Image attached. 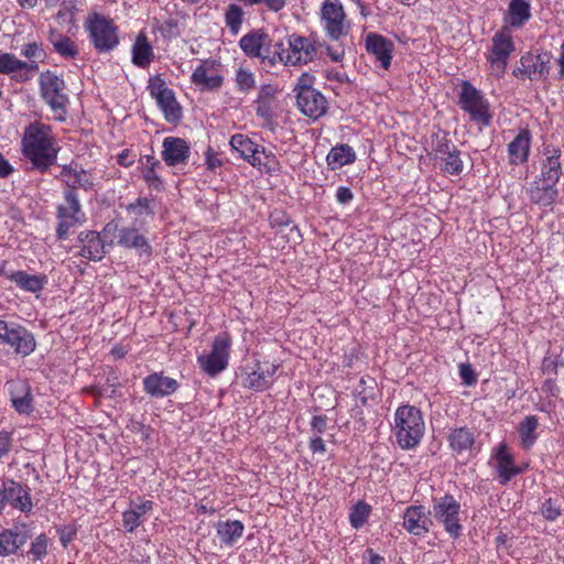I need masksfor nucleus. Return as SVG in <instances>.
I'll return each mask as SVG.
<instances>
[{
	"label": "nucleus",
	"mask_w": 564,
	"mask_h": 564,
	"mask_svg": "<svg viewBox=\"0 0 564 564\" xmlns=\"http://www.w3.org/2000/svg\"><path fill=\"white\" fill-rule=\"evenodd\" d=\"M431 513L452 538L456 539L462 534L460 503L452 495L435 499Z\"/></svg>",
	"instance_id": "obj_10"
},
{
	"label": "nucleus",
	"mask_w": 564,
	"mask_h": 564,
	"mask_svg": "<svg viewBox=\"0 0 564 564\" xmlns=\"http://www.w3.org/2000/svg\"><path fill=\"white\" fill-rule=\"evenodd\" d=\"M39 66L34 63H26L19 59L10 53L0 54V74L12 75L20 70H37Z\"/></svg>",
	"instance_id": "obj_42"
},
{
	"label": "nucleus",
	"mask_w": 564,
	"mask_h": 564,
	"mask_svg": "<svg viewBox=\"0 0 564 564\" xmlns=\"http://www.w3.org/2000/svg\"><path fill=\"white\" fill-rule=\"evenodd\" d=\"M85 28L94 47L99 53L109 52L119 44L117 26L112 20L102 14H90L85 22Z\"/></svg>",
	"instance_id": "obj_7"
},
{
	"label": "nucleus",
	"mask_w": 564,
	"mask_h": 564,
	"mask_svg": "<svg viewBox=\"0 0 564 564\" xmlns=\"http://www.w3.org/2000/svg\"><path fill=\"white\" fill-rule=\"evenodd\" d=\"M556 63L560 67L558 73L556 75L557 79H564V40L560 48V55L556 59Z\"/></svg>",
	"instance_id": "obj_64"
},
{
	"label": "nucleus",
	"mask_w": 564,
	"mask_h": 564,
	"mask_svg": "<svg viewBox=\"0 0 564 564\" xmlns=\"http://www.w3.org/2000/svg\"><path fill=\"white\" fill-rule=\"evenodd\" d=\"M318 15L323 31L330 40L338 41L350 32L351 23L340 0H324Z\"/></svg>",
	"instance_id": "obj_6"
},
{
	"label": "nucleus",
	"mask_w": 564,
	"mask_h": 564,
	"mask_svg": "<svg viewBox=\"0 0 564 564\" xmlns=\"http://www.w3.org/2000/svg\"><path fill=\"white\" fill-rule=\"evenodd\" d=\"M148 89L155 99L159 108L169 122H177L182 117V109L178 105L175 94L170 89L166 83L160 77H153L149 82Z\"/></svg>",
	"instance_id": "obj_14"
},
{
	"label": "nucleus",
	"mask_w": 564,
	"mask_h": 564,
	"mask_svg": "<svg viewBox=\"0 0 564 564\" xmlns=\"http://www.w3.org/2000/svg\"><path fill=\"white\" fill-rule=\"evenodd\" d=\"M541 512L547 520H555L560 516V508L551 500L547 499L542 503Z\"/></svg>",
	"instance_id": "obj_54"
},
{
	"label": "nucleus",
	"mask_w": 564,
	"mask_h": 564,
	"mask_svg": "<svg viewBox=\"0 0 564 564\" xmlns=\"http://www.w3.org/2000/svg\"><path fill=\"white\" fill-rule=\"evenodd\" d=\"M490 463L492 464L501 485H507L514 476L522 471L514 465V460L512 455L509 453L506 443H500L494 449Z\"/></svg>",
	"instance_id": "obj_19"
},
{
	"label": "nucleus",
	"mask_w": 564,
	"mask_h": 564,
	"mask_svg": "<svg viewBox=\"0 0 564 564\" xmlns=\"http://www.w3.org/2000/svg\"><path fill=\"white\" fill-rule=\"evenodd\" d=\"M557 195L556 185L549 184L541 178L534 181L529 188L530 199L541 206H551L556 200Z\"/></svg>",
	"instance_id": "obj_34"
},
{
	"label": "nucleus",
	"mask_w": 564,
	"mask_h": 564,
	"mask_svg": "<svg viewBox=\"0 0 564 564\" xmlns=\"http://www.w3.org/2000/svg\"><path fill=\"white\" fill-rule=\"evenodd\" d=\"M531 149V133L521 129L516 138L508 144L509 163L520 165L528 161Z\"/></svg>",
	"instance_id": "obj_28"
},
{
	"label": "nucleus",
	"mask_w": 564,
	"mask_h": 564,
	"mask_svg": "<svg viewBox=\"0 0 564 564\" xmlns=\"http://www.w3.org/2000/svg\"><path fill=\"white\" fill-rule=\"evenodd\" d=\"M430 516L431 510L422 505L409 506L403 512L402 527L412 535L423 536L433 524Z\"/></svg>",
	"instance_id": "obj_17"
},
{
	"label": "nucleus",
	"mask_w": 564,
	"mask_h": 564,
	"mask_svg": "<svg viewBox=\"0 0 564 564\" xmlns=\"http://www.w3.org/2000/svg\"><path fill=\"white\" fill-rule=\"evenodd\" d=\"M48 41L54 50L65 58H73L77 55V48L69 37L56 31H51Z\"/></svg>",
	"instance_id": "obj_45"
},
{
	"label": "nucleus",
	"mask_w": 564,
	"mask_h": 564,
	"mask_svg": "<svg viewBox=\"0 0 564 564\" xmlns=\"http://www.w3.org/2000/svg\"><path fill=\"white\" fill-rule=\"evenodd\" d=\"M458 104L469 115L471 121L482 127H488L491 123L492 115L489 101L469 82L462 83Z\"/></svg>",
	"instance_id": "obj_8"
},
{
	"label": "nucleus",
	"mask_w": 564,
	"mask_h": 564,
	"mask_svg": "<svg viewBox=\"0 0 564 564\" xmlns=\"http://www.w3.org/2000/svg\"><path fill=\"white\" fill-rule=\"evenodd\" d=\"M50 539L41 533L31 542L29 555L33 561H41L47 555Z\"/></svg>",
	"instance_id": "obj_51"
},
{
	"label": "nucleus",
	"mask_w": 564,
	"mask_h": 564,
	"mask_svg": "<svg viewBox=\"0 0 564 564\" xmlns=\"http://www.w3.org/2000/svg\"><path fill=\"white\" fill-rule=\"evenodd\" d=\"M224 80V65L216 58L200 59L191 75V82L202 90H217Z\"/></svg>",
	"instance_id": "obj_12"
},
{
	"label": "nucleus",
	"mask_w": 564,
	"mask_h": 564,
	"mask_svg": "<svg viewBox=\"0 0 564 564\" xmlns=\"http://www.w3.org/2000/svg\"><path fill=\"white\" fill-rule=\"evenodd\" d=\"M132 62L138 67H148L154 58L151 43L144 33H139L132 45Z\"/></svg>",
	"instance_id": "obj_36"
},
{
	"label": "nucleus",
	"mask_w": 564,
	"mask_h": 564,
	"mask_svg": "<svg viewBox=\"0 0 564 564\" xmlns=\"http://www.w3.org/2000/svg\"><path fill=\"white\" fill-rule=\"evenodd\" d=\"M23 155L40 172L54 165L59 151L52 127L33 121L25 129L21 141Z\"/></svg>",
	"instance_id": "obj_1"
},
{
	"label": "nucleus",
	"mask_w": 564,
	"mask_h": 564,
	"mask_svg": "<svg viewBox=\"0 0 564 564\" xmlns=\"http://www.w3.org/2000/svg\"><path fill=\"white\" fill-rule=\"evenodd\" d=\"M459 376L463 380V383L466 386H473L477 381L476 373L473 367L468 364H462L459 366Z\"/></svg>",
	"instance_id": "obj_53"
},
{
	"label": "nucleus",
	"mask_w": 564,
	"mask_h": 564,
	"mask_svg": "<svg viewBox=\"0 0 564 564\" xmlns=\"http://www.w3.org/2000/svg\"><path fill=\"white\" fill-rule=\"evenodd\" d=\"M0 344L9 345L18 355L29 356L36 347L34 336L24 327L10 324Z\"/></svg>",
	"instance_id": "obj_20"
},
{
	"label": "nucleus",
	"mask_w": 564,
	"mask_h": 564,
	"mask_svg": "<svg viewBox=\"0 0 564 564\" xmlns=\"http://www.w3.org/2000/svg\"><path fill=\"white\" fill-rule=\"evenodd\" d=\"M276 366L270 362H257L254 367L246 371L243 376V386L254 390H264L269 387L272 377L276 371Z\"/></svg>",
	"instance_id": "obj_23"
},
{
	"label": "nucleus",
	"mask_w": 564,
	"mask_h": 564,
	"mask_svg": "<svg viewBox=\"0 0 564 564\" xmlns=\"http://www.w3.org/2000/svg\"><path fill=\"white\" fill-rule=\"evenodd\" d=\"M316 53L314 43L306 36L292 33L273 44L270 65L282 63L285 66H296L311 62Z\"/></svg>",
	"instance_id": "obj_3"
},
{
	"label": "nucleus",
	"mask_w": 564,
	"mask_h": 564,
	"mask_svg": "<svg viewBox=\"0 0 564 564\" xmlns=\"http://www.w3.org/2000/svg\"><path fill=\"white\" fill-rule=\"evenodd\" d=\"M152 200L149 198L142 197L137 199L135 203H132L128 206V210L130 214H132L135 219H144L145 217L152 215V207H151Z\"/></svg>",
	"instance_id": "obj_52"
},
{
	"label": "nucleus",
	"mask_w": 564,
	"mask_h": 564,
	"mask_svg": "<svg viewBox=\"0 0 564 564\" xmlns=\"http://www.w3.org/2000/svg\"><path fill=\"white\" fill-rule=\"evenodd\" d=\"M435 159L442 162V170L451 175H457L463 171L464 163L459 151L447 142H441L435 150Z\"/></svg>",
	"instance_id": "obj_27"
},
{
	"label": "nucleus",
	"mask_w": 564,
	"mask_h": 564,
	"mask_svg": "<svg viewBox=\"0 0 564 564\" xmlns=\"http://www.w3.org/2000/svg\"><path fill=\"white\" fill-rule=\"evenodd\" d=\"M117 162L121 166L128 167L133 164L134 160L130 156L128 150H123L118 154Z\"/></svg>",
	"instance_id": "obj_63"
},
{
	"label": "nucleus",
	"mask_w": 564,
	"mask_h": 564,
	"mask_svg": "<svg viewBox=\"0 0 564 564\" xmlns=\"http://www.w3.org/2000/svg\"><path fill=\"white\" fill-rule=\"evenodd\" d=\"M12 433L7 431L0 432V460L4 458L12 447Z\"/></svg>",
	"instance_id": "obj_55"
},
{
	"label": "nucleus",
	"mask_w": 564,
	"mask_h": 564,
	"mask_svg": "<svg viewBox=\"0 0 564 564\" xmlns=\"http://www.w3.org/2000/svg\"><path fill=\"white\" fill-rule=\"evenodd\" d=\"M269 45V36L261 30L247 33L239 40V46L247 56L260 58L270 65L272 54L270 53Z\"/></svg>",
	"instance_id": "obj_18"
},
{
	"label": "nucleus",
	"mask_w": 564,
	"mask_h": 564,
	"mask_svg": "<svg viewBox=\"0 0 564 564\" xmlns=\"http://www.w3.org/2000/svg\"><path fill=\"white\" fill-rule=\"evenodd\" d=\"M327 420L323 415H315L311 421L313 435H322L326 429Z\"/></svg>",
	"instance_id": "obj_58"
},
{
	"label": "nucleus",
	"mask_w": 564,
	"mask_h": 564,
	"mask_svg": "<svg viewBox=\"0 0 564 564\" xmlns=\"http://www.w3.org/2000/svg\"><path fill=\"white\" fill-rule=\"evenodd\" d=\"M118 225L113 221L108 223L102 230L101 239L106 245H112L116 238V234H119Z\"/></svg>",
	"instance_id": "obj_56"
},
{
	"label": "nucleus",
	"mask_w": 564,
	"mask_h": 564,
	"mask_svg": "<svg viewBox=\"0 0 564 564\" xmlns=\"http://www.w3.org/2000/svg\"><path fill=\"white\" fill-rule=\"evenodd\" d=\"M371 508L368 503L364 501L357 502L350 513L349 521L352 528L359 529L361 528L368 520L370 516Z\"/></svg>",
	"instance_id": "obj_49"
},
{
	"label": "nucleus",
	"mask_w": 564,
	"mask_h": 564,
	"mask_svg": "<svg viewBox=\"0 0 564 564\" xmlns=\"http://www.w3.org/2000/svg\"><path fill=\"white\" fill-rule=\"evenodd\" d=\"M64 198V203L57 207L58 226L56 234L59 239H66L72 227L86 220L76 193L73 189H66Z\"/></svg>",
	"instance_id": "obj_11"
},
{
	"label": "nucleus",
	"mask_w": 564,
	"mask_h": 564,
	"mask_svg": "<svg viewBox=\"0 0 564 564\" xmlns=\"http://www.w3.org/2000/svg\"><path fill=\"white\" fill-rule=\"evenodd\" d=\"M296 104L301 112L312 119L321 118L327 110L326 98L307 85L301 86L296 93Z\"/></svg>",
	"instance_id": "obj_16"
},
{
	"label": "nucleus",
	"mask_w": 564,
	"mask_h": 564,
	"mask_svg": "<svg viewBox=\"0 0 564 564\" xmlns=\"http://www.w3.org/2000/svg\"><path fill=\"white\" fill-rule=\"evenodd\" d=\"M24 543L17 531L3 529L0 531V556L14 554Z\"/></svg>",
	"instance_id": "obj_44"
},
{
	"label": "nucleus",
	"mask_w": 564,
	"mask_h": 564,
	"mask_svg": "<svg viewBox=\"0 0 564 564\" xmlns=\"http://www.w3.org/2000/svg\"><path fill=\"white\" fill-rule=\"evenodd\" d=\"M539 420L535 415H527L518 426L520 437V445L524 449H530L534 446L539 438Z\"/></svg>",
	"instance_id": "obj_37"
},
{
	"label": "nucleus",
	"mask_w": 564,
	"mask_h": 564,
	"mask_svg": "<svg viewBox=\"0 0 564 564\" xmlns=\"http://www.w3.org/2000/svg\"><path fill=\"white\" fill-rule=\"evenodd\" d=\"M79 241L83 243L80 256L93 261H99L104 258L106 243L101 239L100 234L96 231L80 232Z\"/></svg>",
	"instance_id": "obj_29"
},
{
	"label": "nucleus",
	"mask_w": 564,
	"mask_h": 564,
	"mask_svg": "<svg viewBox=\"0 0 564 564\" xmlns=\"http://www.w3.org/2000/svg\"><path fill=\"white\" fill-rule=\"evenodd\" d=\"M531 19V4L527 0H510L506 22L512 28H520Z\"/></svg>",
	"instance_id": "obj_35"
},
{
	"label": "nucleus",
	"mask_w": 564,
	"mask_h": 564,
	"mask_svg": "<svg viewBox=\"0 0 564 564\" xmlns=\"http://www.w3.org/2000/svg\"><path fill=\"white\" fill-rule=\"evenodd\" d=\"M549 62L550 55L547 53L535 54L529 52L520 58L519 66L513 70V75L530 80L544 79L550 72Z\"/></svg>",
	"instance_id": "obj_15"
},
{
	"label": "nucleus",
	"mask_w": 564,
	"mask_h": 564,
	"mask_svg": "<svg viewBox=\"0 0 564 564\" xmlns=\"http://www.w3.org/2000/svg\"><path fill=\"white\" fill-rule=\"evenodd\" d=\"M391 432L402 449H414L419 446L425 433L422 412L414 405L398 406L393 414Z\"/></svg>",
	"instance_id": "obj_2"
},
{
	"label": "nucleus",
	"mask_w": 564,
	"mask_h": 564,
	"mask_svg": "<svg viewBox=\"0 0 564 564\" xmlns=\"http://www.w3.org/2000/svg\"><path fill=\"white\" fill-rule=\"evenodd\" d=\"M231 345V337L227 333L214 337L210 348L197 356L200 370L213 378L225 371L229 365Z\"/></svg>",
	"instance_id": "obj_4"
},
{
	"label": "nucleus",
	"mask_w": 564,
	"mask_h": 564,
	"mask_svg": "<svg viewBox=\"0 0 564 564\" xmlns=\"http://www.w3.org/2000/svg\"><path fill=\"white\" fill-rule=\"evenodd\" d=\"M310 449L314 454H324L326 452V445L321 435H312L310 441Z\"/></svg>",
	"instance_id": "obj_59"
},
{
	"label": "nucleus",
	"mask_w": 564,
	"mask_h": 564,
	"mask_svg": "<svg viewBox=\"0 0 564 564\" xmlns=\"http://www.w3.org/2000/svg\"><path fill=\"white\" fill-rule=\"evenodd\" d=\"M278 89L272 85H262L259 90L257 100L259 101H275Z\"/></svg>",
	"instance_id": "obj_57"
},
{
	"label": "nucleus",
	"mask_w": 564,
	"mask_h": 564,
	"mask_svg": "<svg viewBox=\"0 0 564 564\" xmlns=\"http://www.w3.org/2000/svg\"><path fill=\"white\" fill-rule=\"evenodd\" d=\"M7 507L23 513H30L33 509L29 489L13 479H6L0 486V514L4 512Z\"/></svg>",
	"instance_id": "obj_13"
},
{
	"label": "nucleus",
	"mask_w": 564,
	"mask_h": 564,
	"mask_svg": "<svg viewBox=\"0 0 564 564\" xmlns=\"http://www.w3.org/2000/svg\"><path fill=\"white\" fill-rule=\"evenodd\" d=\"M21 55L29 59L28 63H34L39 66L40 62H43L46 57V53L41 43L32 41L25 43L21 47Z\"/></svg>",
	"instance_id": "obj_50"
},
{
	"label": "nucleus",
	"mask_w": 564,
	"mask_h": 564,
	"mask_svg": "<svg viewBox=\"0 0 564 564\" xmlns=\"http://www.w3.org/2000/svg\"><path fill=\"white\" fill-rule=\"evenodd\" d=\"M11 403L20 414H30L33 411L32 395L30 388L24 382L10 384Z\"/></svg>",
	"instance_id": "obj_33"
},
{
	"label": "nucleus",
	"mask_w": 564,
	"mask_h": 564,
	"mask_svg": "<svg viewBox=\"0 0 564 564\" xmlns=\"http://www.w3.org/2000/svg\"><path fill=\"white\" fill-rule=\"evenodd\" d=\"M216 530L217 535L223 544L232 545L242 536L245 527L238 520H228L218 522Z\"/></svg>",
	"instance_id": "obj_41"
},
{
	"label": "nucleus",
	"mask_w": 564,
	"mask_h": 564,
	"mask_svg": "<svg viewBox=\"0 0 564 564\" xmlns=\"http://www.w3.org/2000/svg\"><path fill=\"white\" fill-rule=\"evenodd\" d=\"M245 12L237 3H230L225 11V23L232 34H238L242 22Z\"/></svg>",
	"instance_id": "obj_47"
},
{
	"label": "nucleus",
	"mask_w": 564,
	"mask_h": 564,
	"mask_svg": "<svg viewBox=\"0 0 564 564\" xmlns=\"http://www.w3.org/2000/svg\"><path fill=\"white\" fill-rule=\"evenodd\" d=\"M354 198V194L349 187L340 186L336 192V199L339 204L346 205Z\"/></svg>",
	"instance_id": "obj_60"
},
{
	"label": "nucleus",
	"mask_w": 564,
	"mask_h": 564,
	"mask_svg": "<svg viewBox=\"0 0 564 564\" xmlns=\"http://www.w3.org/2000/svg\"><path fill=\"white\" fill-rule=\"evenodd\" d=\"M447 441L451 449L457 455L470 454L475 445V435L467 427H456L449 431Z\"/></svg>",
	"instance_id": "obj_32"
},
{
	"label": "nucleus",
	"mask_w": 564,
	"mask_h": 564,
	"mask_svg": "<svg viewBox=\"0 0 564 564\" xmlns=\"http://www.w3.org/2000/svg\"><path fill=\"white\" fill-rule=\"evenodd\" d=\"M153 502L150 500L141 502H131L129 508L122 513L123 528L128 532H133L151 512Z\"/></svg>",
	"instance_id": "obj_30"
},
{
	"label": "nucleus",
	"mask_w": 564,
	"mask_h": 564,
	"mask_svg": "<svg viewBox=\"0 0 564 564\" xmlns=\"http://www.w3.org/2000/svg\"><path fill=\"white\" fill-rule=\"evenodd\" d=\"M162 159L169 166L185 164L189 158V145L181 138L166 137L163 140Z\"/></svg>",
	"instance_id": "obj_21"
},
{
	"label": "nucleus",
	"mask_w": 564,
	"mask_h": 564,
	"mask_svg": "<svg viewBox=\"0 0 564 564\" xmlns=\"http://www.w3.org/2000/svg\"><path fill=\"white\" fill-rule=\"evenodd\" d=\"M356 153L348 144H340L332 148L326 156L327 165L330 170L335 171L345 165L354 163Z\"/></svg>",
	"instance_id": "obj_40"
},
{
	"label": "nucleus",
	"mask_w": 564,
	"mask_h": 564,
	"mask_svg": "<svg viewBox=\"0 0 564 564\" xmlns=\"http://www.w3.org/2000/svg\"><path fill=\"white\" fill-rule=\"evenodd\" d=\"M178 388L175 379L154 372L143 379L144 391L153 398H165L174 393Z\"/></svg>",
	"instance_id": "obj_24"
},
{
	"label": "nucleus",
	"mask_w": 564,
	"mask_h": 564,
	"mask_svg": "<svg viewBox=\"0 0 564 564\" xmlns=\"http://www.w3.org/2000/svg\"><path fill=\"white\" fill-rule=\"evenodd\" d=\"M205 163L209 170H215L221 165V160L216 152L208 149L205 153Z\"/></svg>",
	"instance_id": "obj_62"
},
{
	"label": "nucleus",
	"mask_w": 564,
	"mask_h": 564,
	"mask_svg": "<svg viewBox=\"0 0 564 564\" xmlns=\"http://www.w3.org/2000/svg\"><path fill=\"white\" fill-rule=\"evenodd\" d=\"M61 176L69 187L68 189L74 191V188L78 187L84 191H90L94 189L96 185L93 174L89 171L84 170L78 164L63 166Z\"/></svg>",
	"instance_id": "obj_25"
},
{
	"label": "nucleus",
	"mask_w": 564,
	"mask_h": 564,
	"mask_svg": "<svg viewBox=\"0 0 564 564\" xmlns=\"http://www.w3.org/2000/svg\"><path fill=\"white\" fill-rule=\"evenodd\" d=\"M229 144L231 149L246 161H248L256 153V151H258L259 148V144L242 133L234 134L230 138Z\"/></svg>",
	"instance_id": "obj_43"
},
{
	"label": "nucleus",
	"mask_w": 564,
	"mask_h": 564,
	"mask_svg": "<svg viewBox=\"0 0 564 564\" xmlns=\"http://www.w3.org/2000/svg\"><path fill=\"white\" fill-rule=\"evenodd\" d=\"M118 245L135 249L139 257L147 260H149L152 254V248L147 238L135 228H121L118 235Z\"/></svg>",
	"instance_id": "obj_26"
},
{
	"label": "nucleus",
	"mask_w": 564,
	"mask_h": 564,
	"mask_svg": "<svg viewBox=\"0 0 564 564\" xmlns=\"http://www.w3.org/2000/svg\"><path fill=\"white\" fill-rule=\"evenodd\" d=\"M327 56L335 63H340L345 56V50L343 46H327L326 47Z\"/></svg>",
	"instance_id": "obj_61"
},
{
	"label": "nucleus",
	"mask_w": 564,
	"mask_h": 564,
	"mask_svg": "<svg viewBox=\"0 0 564 564\" xmlns=\"http://www.w3.org/2000/svg\"><path fill=\"white\" fill-rule=\"evenodd\" d=\"M234 80L237 91L241 94L247 95L256 88L257 80L254 73L243 66L236 69Z\"/></svg>",
	"instance_id": "obj_46"
},
{
	"label": "nucleus",
	"mask_w": 564,
	"mask_h": 564,
	"mask_svg": "<svg viewBox=\"0 0 564 564\" xmlns=\"http://www.w3.org/2000/svg\"><path fill=\"white\" fill-rule=\"evenodd\" d=\"M248 163L262 173L272 174L279 171L280 163L272 151L264 148H258V151L248 160Z\"/></svg>",
	"instance_id": "obj_39"
},
{
	"label": "nucleus",
	"mask_w": 564,
	"mask_h": 564,
	"mask_svg": "<svg viewBox=\"0 0 564 564\" xmlns=\"http://www.w3.org/2000/svg\"><path fill=\"white\" fill-rule=\"evenodd\" d=\"M513 51L512 36L507 29H502L494 34L491 46L486 54L490 76L500 79L505 75L508 61Z\"/></svg>",
	"instance_id": "obj_9"
},
{
	"label": "nucleus",
	"mask_w": 564,
	"mask_h": 564,
	"mask_svg": "<svg viewBox=\"0 0 564 564\" xmlns=\"http://www.w3.org/2000/svg\"><path fill=\"white\" fill-rule=\"evenodd\" d=\"M276 109V101L256 100V115L261 119V126L273 130V117Z\"/></svg>",
	"instance_id": "obj_48"
},
{
	"label": "nucleus",
	"mask_w": 564,
	"mask_h": 564,
	"mask_svg": "<svg viewBox=\"0 0 564 564\" xmlns=\"http://www.w3.org/2000/svg\"><path fill=\"white\" fill-rule=\"evenodd\" d=\"M366 50L372 54L380 63L381 67L388 69L391 64L393 43L384 36L377 33H368L365 41Z\"/></svg>",
	"instance_id": "obj_22"
},
{
	"label": "nucleus",
	"mask_w": 564,
	"mask_h": 564,
	"mask_svg": "<svg viewBox=\"0 0 564 564\" xmlns=\"http://www.w3.org/2000/svg\"><path fill=\"white\" fill-rule=\"evenodd\" d=\"M10 281L14 282L21 290L36 293L44 289L47 278L44 274H29L25 271H15L10 275Z\"/></svg>",
	"instance_id": "obj_38"
},
{
	"label": "nucleus",
	"mask_w": 564,
	"mask_h": 564,
	"mask_svg": "<svg viewBox=\"0 0 564 564\" xmlns=\"http://www.w3.org/2000/svg\"><path fill=\"white\" fill-rule=\"evenodd\" d=\"M560 158L561 151L558 149H545V159L543 160L541 167V180H544L549 184H557L562 175Z\"/></svg>",
	"instance_id": "obj_31"
},
{
	"label": "nucleus",
	"mask_w": 564,
	"mask_h": 564,
	"mask_svg": "<svg viewBox=\"0 0 564 564\" xmlns=\"http://www.w3.org/2000/svg\"><path fill=\"white\" fill-rule=\"evenodd\" d=\"M39 85L43 100L54 112V119L57 121L66 120L68 96L65 93V82L54 72L46 70L41 73Z\"/></svg>",
	"instance_id": "obj_5"
}]
</instances>
